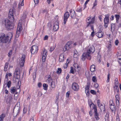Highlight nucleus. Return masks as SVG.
Instances as JSON below:
<instances>
[{
  "mask_svg": "<svg viewBox=\"0 0 121 121\" xmlns=\"http://www.w3.org/2000/svg\"><path fill=\"white\" fill-rule=\"evenodd\" d=\"M14 20V16H9L8 19L5 20L4 24L8 30H11L14 28L12 22Z\"/></svg>",
  "mask_w": 121,
  "mask_h": 121,
  "instance_id": "nucleus-1",
  "label": "nucleus"
},
{
  "mask_svg": "<svg viewBox=\"0 0 121 121\" xmlns=\"http://www.w3.org/2000/svg\"><path fill=\"white\" fill-rule=\"evenodd\" d=\"M8 36H5V34L1 33L0 34V40L3 43H7L9 42L13 36L12 33L9 32L8 33Z\"/></svg>",
  "mask_w": 121,
  "mask_h": 121,
  "instance_id": "nucleus-2",
  "label": "nucleus"
},
{
  "mask_svg": "<svg viewBox=\"0 0 121 121\" xmlns=\"http://www.w3.org/2000/svg\"><path fill=\"white\" fill-rule=\"evenodd\" d=\"M90 105V107L91 108V107L92 108L94 109V116L95 118H96L97 120H98L99 119V114L97 112V106L96 105H95L93 103L91 102V104L89 103Z\"/></svg>",
  "mask_w": 121,
  "mask_h": 121,
  "instance_id": "nucleus-3",
  "label": "nucleus"
},
{
  "mask_svg": "<svg viewBox=\"0 0 121 121\" xmlns=\"http://www.w3.org/2000/svg\"><path fill=\"white\" fill-rule=\"evenodd\" d=\"M22 29V24L19 22L18 24V26L17 29V31L15 35V37L17 38L19 37V34Z\"/></svg>",
  "mask_w": 121,
  "mask_h": 121,
  "instance_id": "nucleus-4",
  "label": "nucleus"
},
{
  "mask_svg": "<svg viewBox=\"0 0 121 121\" xmlns=\"http://www.w3.org/2000/svg\"><path fill=\"white\" fill-rule=\"evenodd\" d=\"M105 17L104 19V26L105 28H106L108 27V24L109 23V14H108L105 15Z\"/></svg>",
  "mask_w": 121,
  "mask_h": 121,
  "instance_id": "nucleus-5",
  "label": "nucleus"
},
{
  "mask_svg": "<svg viewBox=\"0 0 121 121\" xmlns=\"http://www.w3.org/2000/svg\"><path fill=\"white\" fill-rule=\"evenodd\" d=\"M73 47L72 44L71 42H68L64 47L63 50L65 51L69 50L70 49Z\"/></svg>",
  "mask_w": 121,
  "mask_h": 121,
  "instance_id": "nucleus-6",
  "label": "nucleus"
},
{
  "mask_svg": "<svg viewBox=\"0 0 121 121\" xmlns=\"http://www.w3.org/2000/svg\"><path fill=\"white\" fill-rule=\"evenodd\" d=\"M38 47L36 45H33L31 48V52L32 54H36L38 52Z\"/></svg>",
  "mask_w": 121,
  "mask_h": 121,
  "instance_id": "nucleus-7",
  "label": "nucleus"
},
{
  "mask_svg": "<svg viewBox=\"0 0 121 121\" xmlns=\"http://www.w3.org/2000/svg\"><path fill=\"white\" fill-rule=\"evenodd\" d=\"M109 106L112 112H113L115 111L116 109V107L115 104L113 103V101L112 100H110L109 101Z\"/></svg>",
  "mask_w": 121,
  "mask_h": 121,
  "instance_id": "nucleus-8",
  "label": "nucleus"
},
{
  "mask_svg": "<svg viewBox=\"0 0 121 121\" xmlns=\"http://www.w3.org/2000/svg\"><path fill=\"white\" fill-rule=\"evenodd\" d=\"M86 58L89 60H90L91 58V57L90 55L86 53H83L82 55L81 59L83 61L85 60Z\"/></svg>",
  "mask_w": 121,
  "mask_h": 121,
  "instance_id": "nucleus-9",
  "label": "nucleus"
},
{
  "mask_svg": "<svg viewBox=\"0 0 121 121\" xmlns=\"http://www.w3.org/2000/svg\"><path fill=\"white\" fill-rule=\"evenodd\" d=\"M94 51L95 48L93 47L89 46L88 47L86 52L90 55V54H92Z\"/></svg>",
  "mask_w": 121,
  "mask_h": 121,
  "instance_id": "nucleus-10",
  "label": "nucleus"
},
{
  "mask_svg": "<svg viewBox=\"0 0 121 121\" xmlns=\"http://www.w3.org/2000/svg\"><path fill=\"white\" fill-rule=\"evenodd\" d=\"M72 89L75 91H77L79 89V86L77 83L76 82L73 83L72 85Z\"/></svg>",
  "mask_w": 121,
  "mask_h": 121,
  "instance_id": "nucleus-11",
  "label": "nucleus"
},
{
  "mask_svg": "<svg viewBox=\"0 0 121 121\" xmlns=\"http://www.w3.org/2000/svg\"><path fill=\"white\" fill-rule=\"evenodd\" d=\"M25 58V55L24 54L22 56V57L21 58V60L19 63L20 64L21 67H23L24 66Z\"/></svg>",
  "mask_w": 121,
  "mask_h": 121,
  "instance_id": "nucleus-12",
  "label": "nucleus"
},
{
  "mask_svg": "<svg viewBox=\"0 0 121 121\" xmlns=\"http://www.w3.org/2000/svg\"><path fill=\"white\" fill-rule=\"evenodd\" d=\"M95 16L91 19V17H88L86 18V21L87 24V21L89 22V23H91L92 22V23H94L95 21Z\"/></svg>",
  "mask_w": 121,
  "mask_h": 121,
  "instance_id": "nucleus-13",
  "label": "nucleus"
},
{
  "mask_svg": "<svg viewBox=\"0 0 121 121\" xmlns=\"http://www.w3.org/2000/svg\"><path fill=\"white\" fill-rule=\"evenodd\" d=\"M16 79L15 82H18V83L20 81L19 80L20 77V73H14Z\"/></svg>",
  "mask_w": 121,
  "mask_h": 121,
  "instance_id": "nucleus-14",
  "label": "nucleus"
},
{
  "mask_svg": "<svg viewBox=\"0 0 121 121\" xmlns=\"http://www.w3.org/2000/svg\"><path fill=\"white\" fill-rule=\"evenodd\" d=\"M69 16V13L68 12H66L64 14V24H66V22Z\"/></svg>",
  "mask_w": 121,
  "mask_h": 121,
  "instance_id": "nucleus-15",
  "label": "nucleus"
},
{
  "mask_svg": "<svg viewBox=\"0 0 121 121\" xmlns=\"http://www.w3.org/2000/svg\"><path fill=\"white\" fill-rule=\"evenodd\" d=\"M58 24L57 22H56L54 24L53 30V31H56L59 28Z\"/></svg>",
  "mask_w": 121,
  "mask_h": 121,
  "instance_id": "nucleus-16",
  "label": "nucleus"
},
{
  "mask_svg": "<svg viewBox=\"0 0 121 121\" xmlns=\"http://www.w3.org/2000/svg\"><path fill=\"white\" fill-rule=\"evenodd\" d=\"M116 104L117 106L118 107L119 105L120 98L119 95H117L116 96Z\"/></svg>",
  "mask_w": 121,
  "mask_h": 121,
  "instance_id": "nucleus-17",
  "label": "nucleus"
},
{
  "mask_svg": "<svg viewBox=\"0 0 121 121\" xmlns=\"http://www.w3.org/2000/svg\"><path fill=\"white\" fill-rule=\"evenodd\" d=\"M87 24L86 27H87L89 26H90L91 27V29L93 31V29L94 28V23H92V22L91 23H89V22L88 21H87Z\"/></svg>",
  "mask_w": 121,
  "mask_h": 121,
  "instance_id": "nucleus-18",
  "label": "nucleus"
},
{
  "mask_svg": "<svg viewBox=\"0 0 121 121\" xmlns=\"http://www.w3.org/2000/svg\"><path fill=\"white\" fill-rule=\"evenodd\" d=\"M12 95H8L6 99V102L7 103H10L12 101Z\"/></svg>",
  "mask_w": 121,
  "mask_h": 121,
  "instance_id": "nucleus-19",
  "label": "nucleus"
},
{
  "mask_svg": "<svg viewBox=\"0 0 121 121\" xmlns=\"http://www.w3.org/2000/svg\"><path fill=\"white\" fill-rule=\"evenodd\" d=\"M26 13H24L21 19V20L22 23H25V19L26 18Z\"/></svg>",
  "mask_w": 121,
  "mask_h": 121,
  "instance_id": "nucleus-20",
  "label": "nucleus"
},
{
  "mask_svg": "<svg viewBox=\"0 0 121 121\" xmlns=\"http://www.w3.org/2000/svg\"><path fill=\"white\" fill-rule=\"evenodd\" d=\"M64 56L63 54H61L59 56V60L60 62H63L64 60Z\"/></svg>",
  "mask_w": 121,
  "mask_h": 121,
  "instance_id": "nucleus-21",
  "label": "nucleus"
},
{
  "mask_svg": "<svg viewBox=\"0 0 121 121\" xmlns=\"http://www.w3.org/2000/svg\"><path fill=\"white\" fill-rule=\"evenodd\" d=\"M70 15L72 18H73L75 17L76 16V14L75 12L73 10H70Z\"/></svg>",
  "mask_w": 121,
  "mask_h": 121,
  "instance_id": "nucleus-22",
  "label": "nucleus"
},
{
  "mask_svg": "<svg viewBox=\"0 0 121 121\" xmlns=\"http://www.w3.org/2000/svg\"><path fill=\"white\" fill-rule=\"evenodd\" d=\"M15 12V9H11L9 10L8 16H13V14Z\"/></svg>",
  "mask_w": 121,
  "mask_h": 121,
  "instance_id": "nucleus-23",
  "label": "nucleus"
},
{
  "mask_svg": "<svg viewBox=\"0 0 121 121\" xmlns=\"http://www.w3.org/2000/svg\"><path fill=\"white\" fill-rule=\"evenodd\" d=\"M16 91H17V89L15 87H12L11 88L10 92L12 94H14Z\"/></svg>",
  "mask_w": 121,
  "mask_h": 121,
  "instance_id": "nucleus-24",
  "label": "nucleus"
},
{
  "mask_svg": "<svg viewBox=\"0 0 121 121\" xmlns=\"http://www.w3.org/2000/svg\"><path fill=\"white\" fill-rule=\"evenodd\" d=\"M103 33L102 32H97L96 33V35L97 36L98 38H101L103 36Z\"/></svg>",
  "mask_w": 121,
  "mask_h": 121,
  "instance_id": "nucleus-25",
  "label": "nucleus"
},
{
  "mask_svg": "<svg viewBox=\"0 0 121 121\" xmlns=\"http://www.w3.org/2000/svg\"><path fill=\"white\" fill-rule=\"evenodd\" d=\"M111 43L110 42H109L108 43V46L107 48L108 49V51L109 52L110 50V49L111 47Z\"/></svg>",
  "mask_w": 121,
  "mask_h": 121,
  "instance_id": "nucleus-26",
  "label": "nucleus"
},
{
  "mask_svg": "<svg viewBox=\"0 0 121 121\" xmlns=\"http://www.w3.org/2000/svg\"><path fill=\"white\" fill-rule=\"evenodd\" d=\"M95 67L94 65H91L90 67V70L92 72H94L95 71Z\"/></svg>",
  "mask_w": 121,
  "mask_h": 121,
  "instance_id": "nucleus-27",
  "label": "nucleus"
},
{
  "mask_svg": "<svg viewBox=\"0 0 121 121\" xmlns=\"http://www.w3.org/2000/svg\"><path fill=\"white\" fill-rule=\"evenodd\" d=\"M116 25L115 24L112 23L111 24V30H116Z\"/></svg>",
  "mask_w": 121,
  "mask_h": 121,
  "instance_id": "nucleus-28",
  "label": "nucleus"
},
{
  "mask_svg": "<svg viewBox=\"0 0 121 121\" xmlns=\"http://www.w3.org/2000/svg\"><path fill=\"white\" fill-rule=\"evenodd\" d=\"M9 63L8 62H6L5 63L4 68V71L6 72V71L7 69V68L8 67Z\"/></svg>",
  "mask_w": 121,
  "mask_h": 121,
  "instance_id": "nucleus-29",
  "label": "nucleus"
},
{
  "mask_svg": "<svg viewBox=\"0 0 121 121\" xmlns=\"http://www.w3.org/2000/svg\"><path fill=\"white\" fill-rule=\"evenodd\" d=\"M50 85L51 87L52 88H54L56 87V84L54 82H52L50 84Z\"/></svg>",
  "mask_w": 121,
  "mask_h": 121,
  "instance_id": "nucleus-30",
  "label": "nucleus"
},
{
  "mask_svg": "<svg viewBox=\"0 0 121 121\" xmlns=\"http://www.w3.org/2000/svg\"><path fill=\"white\" fill-rule=\"evenodd\" d=\"M115 17L116 19V22L117 23H118V21L120 17V15L118 14H116L115 15Z\"/></svg>",
  "mask_w": 121,
  "mask_h": 121,
  "instance_id": "nucleus-31",
  "label": "nucleus"
},
{
  "mask_svg": "<svg viewBox=\"0 0 121 121\" xmlns=\"http://www.w3.org/2000/svg\"><path fill=\"white\" fill-rule=\"evenodd\" d=\"M73 65L75 68H76L78 70H79L80 69V67L77 63L74 64Z\"/></svg>",
  "mask_w": 121,
  "mask_h": 121,
  "instance_id": "nucleus-32",
  "label": "nucleus"
},
{
  "mask_svg": "<svg viewBox=\"0 0 121 121\" xmlns=\"http://www.w3.org/2000/svg\"><path fill=\"white\" fill-rule=\"evenodd\" d=\"M43 89L44 90H47L48 85L47 84L43 83Z\"/></svg>",
  "mask_w": 121,
  "mask_h": 121,
  "instance_id": "nucleus-33",
  "label": "nucleus"
},
{
  "mask_svg": "<svg viewBox=\"0 0 121 121\" xmlns=\"http://www.w3.org/2000/svg\"><path fill=\"white\" fill-rule=\"evenodd\" d=\"M47 51L46 50H44L43 53V56H47Z\"/></svg>",
  "mask_w": 121,
  "mask_h": 121,
  "instance_id": "nucleus-34",
  "label": "nucleus"
},
{
  "mask_svg": "<svg viewBox=\"0 0 121 121\" xmlns=\"http://www.w3.org/2000/svg\"><path fill=\"white\" fill-rule=\"evenodd\" d=\"M118 82L117 78H116L115 80V86H118Z\"/></svg>",
  "mask_w": 121,
  "mask_h": 121,
  "instance_id": "nucleus-35",
  "label": "nucleus"
},
{
  "mask_svg": "<svg viewBox=\"0 0 121 121\" xmlns=\"http://www.w3.org/2000/svg\"><path fill=\"white\" fill-rule=\"evenodd\" d=\"M61 69L60 68H58L57 70L56 71V73L58 74H60L61 73Z\"/></svg>",
  "mask_w": 121,
  "mask_h": 121,
  "instance_id": "nucleus-36",
  "label": "nucleus"
},
{
  "mask_svg": "<svg viewBox=\"0 0 121 121\" xmlns=\"http://www.w3.org/2000/svg\"><path fill=\"white\" fill-rule=\"evenodd\" d=\"M101 105L99 106L100 109L102 111V110H103L104 111L105 110V107L104 106H103L102 104H101Z\"/></svg>",
  "mask_w": 121,
  "mask_h": 121,
  "instance_id": "nucleus-37",
  "label": "nucleus"
},
{
  "mask_svg": "<svg viewBox=\"0 0 121 121\" xmlns=\"http://www.w3.org/2000/svg\"><path fill=\"white\" fill-rule=\"evenodd\" d=\"M11 82L10 81H9L7 83V86L8 88H9L11 86Z\"/></svg>",
  "mask_w": 121,
  "mask_h": 121,
  "instance_id": "nucleus-38",
  "label": "nucleus"
},
{
  "mask_svg": "<svg viewBox=\"0 0 121 121\" xmlns=\"http://www.w3.org/2000/svg\"><path fill=\"white\" fill-rule=\"evenodd\" d=\"M47 81L48 82V83L50 84L53 82L52 80V78L50 79H47Z\"/></svg>",
  "mask_w": 121,
  "mask_h": 121,
  "instance_id": "nucleus-39",
  "label": "nucleus"
},
{
  "mask_svg": "<svg viewBox=\"0 0 121 121\" xmlns=\"http://www.w3.org/2000/svg\"><path fill=\"white\" fill-rule=\"evenodd\" d=\"M92 80L93 82H96L97 81L96 77L95 76H94L92 77Z\"/></svg>",
  "mask_w": 121,
  "mask_h": 121,
  "instance_id": "nucleus-40",
  "label": "nucleus"
},
{
  "mask_svg": "<svg viewBox=\"0 0 121 121\" xmlns=\"http://www.w3.org/2000/svg\"><path fill=\"white\" fill-rule=\"evenodd\" d=\"M90 92L94 95H96V91L93 90H91L90 91Z\"/></svg>",
  "mask_w": 121,
  "mask_h": 121,
  "instance_id": "nucleus-41",
  "label": "nucleus"
},
{
  "mask_svg": "<svg viewBox=\"0 0 121 121\" xmlns=\"http://www.w3.org/2000/svg\"><path fill=\"white\" fill-rule=\"evenodd\" d=\"M14 73H20V71L19 69L18 68H17L15 70Z\"/></svg>",
  "mask_w": 121,
  "mask_h": 121,
  "instance_id": "nucleus-42",
  "label": "nucleus"
},
{
  "mask_svg": "<svg viewBox=\"0 0 121 121\" xmlns=\"http://www.w3.org/2000/svg\"><path fill=\"white\" fill-rule=\"evenodd\" d=\"M85 93L86 94L87 96H89V94L90 93L89 90H85Z\"/></svg>",
  "mask_w": 121,
  "mask_h": 121,
  "instance_id": "nucleus-43",
  "label": "nucleus"
},
{
  "mask_svg": "<svg viewBox=\"0 0 121 121\" xmlns=\"http://www.w3.org/2000/svg\"><path fill=\"white\" fill-rule=\"evenodd\" d=\"M97 4V0H95V1L94 3L93 4V6L92 8V9H93L94 7L95 6H96Z\"/></svg>",
  "mask_w": 121,
  "mask_h": 121,
  "instance_id": "nucleus-44",
  "label": "nucleus"
},
{
  "mask_svg": "<svg viewBox=\"0 0 121 121\" xmlns=\"http://www.w3.org/2000/svg\"><path fill=\"white\" fill-rule=\"evenodd\" d=\"M89 85L87 84V85H86L85 87V90H89Z\"/></svg>",
  "mask_w": 121,
  "mask_h": 121,
  "instance_id": "nucleus-45",
  "label": "nucleus"
},
{
  "mask_svg": "<svg viewBox=\"0 0 121 121\" xmlns=\"http://www.w3.org/2000/svg\"><path fill=\"white\" fill-rule=\"evenodd\" d=\"M110 77V74L109 73H108L107 76V82H108L109 81V79Z\"/></svg>",
  "mask_w": 121,
  "mask_h": 121,
  "instance_id": "nucleus-46",
  "label": "nucleus"
},
{
  "mask_svg": "<svg viewBox=\"0 0 121 121\" xmlns=\"http://www.w3.org/2000/svg\"><path fill=\"white\" fill-rule=\"evenodd\" d=\"M82 11V8L81 7L78 8L76 10V11L78 12H81Z\"/></svg>",
  "mask_w": 121,
  "mask_h": 121,
  "instance_id": "nucleus-47",
  "label": "nucleus"
},
{
  "mask_svg": "<svg viewBox=\"0 0 121 121\" xmlns=\"http://www.w3.org/2000/svg\"><path fill=\"white\" fill-rule=\"evenodd\" d=\"M71 69L70 70V72L71 73L73 74L74 73V71L73 69V67L71 66L70 67Z\"/></svg>",
  "mask_w": 121,
  "mask_h": 121,
  "instance_id": "nucleus-48",
  "label": "nucleus"
},
{
  "mask_svg": "<svg viewBox=\"0 0 121 121\" xmlns=\"http://www.w3.org/2000/svg\"><path fill=\"white\" fill-rule=\"evenodd\" d=\"M5 115L4 114H2L0 116V118L3 119L5 117Z\"/></svg>",
  "mask_w": 121,
  "mask_h": 121,
  "instance_id": "nucleus-49",
  "label": "nucleus"
},
{
  "mask_svg": "<svg viewBox=\"0 0 121 121\" xmlns=\"http://www.w3.org/2000/svg\"><path fill=\"white\" fill-rule=\"evenodd\" d=\"M89 1V0H87L85 2L84 5V9L86 7V4L88 3V2Z\"/></svg>",
  "mask_w": 121,
  "mask_h": 121,
  "instance_id": "nucleus-50",
  "label": "nucleus"
},
{
  "mask_svg": "<svg viewBox=\"0 0 121 121\" xmlns=\"http://www.w3.org/2000/svg\"><path fill=\"white\" fill-rule=\"evenodd\" d=\"M46 56H42V61L43 62H44L45 61L46 59Z\"/></svg>",
  "mask_w": 121,
  "mask_h": 121,
  "instance_id": "nucleus-51",
  "label": "nucleus"
},
{
  "mask_svg": "<svg viewBox=\"0 0 121 121\" xmlns=\"http://www.w3.org/2000/svg\"><path fill=\"white\" fill-rule=\"evenodd\" d=\"M24 0H22V1L21 2V4L20 2L19 3V4L18 6L19 7L20 5H21V6H23L24 5L23 4V1Z\"/></svg>",
  "mask_w": 121,
  "mask_h": 121,
  "instance_id": "nucleus-52",
  "label": "nucleus"
},
{
  "mask_svg": "<svg viewBox=\"0 0 121 121\" xmlns=\"http://www.w3.org/2000/svg\"><path fill=\"white\" fill-rule=\"evenodd\" d=\"M97 104L98 105L99 107L102 104L100 103V101L99 100H98L97 101Z\"/></svg>",
  "mask_w": 121,
  "mask_h": 121,
  "instance_id": "nucleus-53",
  "label": "nucleus"
},
{
  "mask_svg": "<svg viewBox=\"0 0 121 121\" xmlns=\"http://www.w3.org/2000/svg\"><path fill=\"white\" fill-rule=\"evenodd\" d=\"M48 37L47 35H45L44 38V40H47L48 39Z\"/></svg>",
  "mask_w": 121,
  "mask_h": 121,
  "instance_id": "nucleus-54",
  "label": "nucleus"
},
{
  "mask_svg": "<svg viewBox=\"0 0 121 121\" xmlns=\"http://www.w3.org/2000/svg\"><path fill=\"white\" fill-rule=\"evenodd\" d=\"M55 48L54 47H51L50 49V51L51 52Z\"/></svg>",
  "mask_w": 121,
  "mask_h": 121,
  "instance_id": "nucleus-55",
  "label": "nucleus"
},
{
  "mask_svg": "<svg viewBox=\"0 0 121 121\" xmlns=\"http://www.w3.org/2000/svg\"><path fill=\"white\" fill-rule=\"evenodd\" d=\"M102 15H101L99 16L98 17V18L99 20L100 21H102Z\"/></svg>",
  "mask_w": 121,
  "mask_h": 121,
  "instance_id": "nucleus-56",
  "label": "nucleus"
},
{
  "mask_svg": "<svg viewBox=\"0 0 121 121\" xmlns=\"http://www.w3.org/2000/svg\"><path fill=\"white\" fill-rule=\"evenodd\" d=\"M94 29H93V31L92 32L91 34V36L92 37H93L94 36Z\"/></svg>",
  "mask_w": 121,
  "mask_h": 121,
  "instance_id": "nucleus-57",
  "label": "nucleus"
},
{
  "mask_svg": "<svg viewBox=\"0 0 121 121\" xmlns=\"http://www.w3.org/2000/svg\"><path fill=\"white\" fill-rule=\"evenodd\" d=\"M12 50H10L8 53V56L9 57L12 54Z\"/></svg>",
  "mask_w": 121,
  "mask_h": 121,
  "instance_id": "nucleus-58",
  "label": "nucleus"
},
{
  "mask_svg": "<svg viewBox=\"0 0 121 121\" xmlns=\"http://www.w3.org/2000/svg\"><path fill=\"white\" fill-rule=\"evenodd\" d=\"M119 43V41L118 40H116L115 41V44L116 45H118V44Z\"/></svg>",
  "mask_w": 121,
  "mask_h": 121,
  "instance_id": "nucleus-59",
  "label": "nucleus"
},
{
  "mask_svg": "<svg viewBox=\"0 0 121 121\" xmlns=\"http://www.w3.org/2000/svg\"><path fill=\"white\" fill-rule=\"evenodd\" d=\"M114 16L112 15L110 18L111 20H114Z\"/></svg>",
  "mask_w": 121,
  "mask_h": 121,
  "instance_id": "nucleus-60",
  "label": "nucleus"
},
{
  "mask_svg": "<svg viewBox=\"0 0 121 121\" xmlns=\"http://www.w3.org/2000/svg\"><path fill=\"white\" fill-rule=\"evenodd\" d=\"M69 74H68L67 76L66 77V79L67 81H68V78H69Z\"/></svg>",
  "mask_w": 121,
  "mask_h": 121,
  "instance_id": "nucleus-61",
  "label": "nucleus"
},
{
  "mask_svg": "<svg viewBox=\"0 0 121 121\" xmlns=\"http://www.w3.org/2000/svg\"><path fill=\"white\" fill-rule=\"evenodd\" d=\"M42 84L41 82H39L38 83V86L39 87H40L42 86Z\"/></svg>",
  "mask_w": 121,
  "mask_h": 121,
  "instance_id": "nucleus-62",
  "label": "nucleus"
},
{
  "mask_svg": "<svg viewBox=\"0 0 121 121\" xmlns=\"http://www.w3.org/2000/svg\"><path fill=\"white\" fill-rule=\"evenodd\" d=\"M69 91L68 92H67L66 93V96L67 97H69V95L70 94L69 93Z\"/></svg>",
  "mask_w": 121,
  "mask_h": 121,
  "instance_id": "nucleus-63",
  "label": "nucleus"
},
{
  "mask_svg": "<svg viewBox=\"0 0 121 121\" xmlns=\"http://www.w3.org/2000/svg\"><path fill=\"white\" fill-rule=\"evenodd\" d=\"M116 90L117 91V92L118 93L119 91V88L118 87V86H116Z\"/></svg>",
  "mask_w": 121,
  "mask_h": 121,
  "instance_id": "nucleus-64",
  "label": "nucleus"
}]
</instances>
